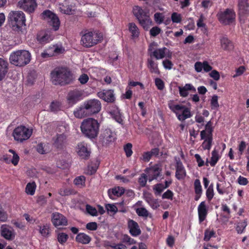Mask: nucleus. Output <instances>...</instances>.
<instances>
[{"instance_id": "1", "label": "nucleus", "mask_w": 249, "mask_h": 249, "mask_svg": "<svg viewBox=\"0 0 249 249\" xmlns=\"http://www.w3.org/2000/svg\"><path fill=\"white\" fill-rule=\"evenodd\" d=\"M51 80L54 85L69 84L72 79L71 72L64 68L55 69L51 73Z\"/></svg>"}, {"instance_id": "2", "label": "nucleus", "mask_w": 249, "mask_h": 249, "mask_svg": "<svg viewBox=\"0 0 249 249\" xmlns=\"http://www.w3.org/2000/svg\"><path fill=\"white\" fill-rule=\"evenodd\" d=\"M31 54L27 50H19L12 53L9 60L16 66L23 67L28 64L31 60Z\"/></svg>"}, {"instance_id": "3", "label": "nucleus", "mask_w": 249, "mask_h": 249, "mask_svg": "<svg viewBox=\"0 0 249 249\" xmlns=\"http://www.w3.org/2000/svg\"><path fill=\"white\" fill-rule=\"evenodd\" d=\"M99 124L97 120L92 118L84 120L81 125L82 133L87 137L94 138L99 132Z\"/></svg>"}, {"instance_id": "4", "label": "nucleus", "mask_w": 249, "mask_h": 249, "mask_svg": "<svg viewBox=\"0 0 249 249\" xmlns=\"http://www.w3.org/2000/svg\"><path fill=\"white\" fill-rule=\"evenodd\" d=\"M168 106L180 121H183L192 116L190 109L184 105L176 104L174 101L170 100L168 102Z\"/></svg>"}, {"instance_id": "5", "label": "nucleus", "mask_w": 249, "mask_h": 249, "mask_svg": "<svg viewBox=\"0 0 249 249\" xmlns=\"http://www.w3.org/2000/svg\"><path fill=\"white\" fill-rule=\"evenodd\" d=\"M102 34L97 31H90L84 34L81 39L82 45L87 48L92 47L103 39Z\"/></svg>"}, {"instance_id": "6", "label": "nucleus", "mask_w": 249, "mask_h": 249, "mask_svg": "<svg viewBox=\"0 0 249 249\" xmlns=\"http://www.w3.org/2000/svg\"><path fill=\"white\" fill-rule=\"evenodd\" d=\"M9 18L15 31H21L22 27L26 25L25 15L21 11H11L9 14Z\"/></svg>"}, {"instance_id": "7", "label": "nucleus", "mask_w": 249, "mask_h": 249, "mask_svg": "<svg viewBox=\"0 0 249 249\" xmlns=\"http://www.w3.org/2000/svg\"><path fill=\"white\" fill-rule=\"evenodd\" d=\"M213 131L212 123L209 121L205 125V130L200 132L201 140H204L201 144L203 150L209 151L211 149L213 144Z\"/></svg>"}, {"instance_id": "8", "label": "nucleus", "mask_w": 249, "mask_h": 249, "mask_svg": "<svg viewBox=\"0 0 249 249\" xmlns=\"http://www.w3.org/2000/svg\"><path fill=\"white\" fill-rule=\"evenodd\" d=\"M33 133V129L24 125H20L13 130L12 135L17 142H22L29 139Z\"/></svg>"}, {"instance_id": "9", "label": "nucleus", "mask_w": 249, "mask_h": 249, "mask_svg": "<svg viewBox=\"0 0 249 249\" xmlns=\"http://www.w3.org/2000/svg\"><path fill=\"white\" fill-rule=\"evenodd\" d=\"M42 18L46 20L54 31L58 30L60 21L57 16L50 10H46L42 14Z\"/></svg>"}, {"instance_id": "10", "label": "nucleus", "mask_w": 249, "mask_h": 249, "mask_svg": "<svg viewBox=\"0 0 249 249\" xmlns=\"http://www.w3.org/2000/svg\"><path fill=\"white\" fill-rule=\"evenodd\" d=\"M217 16L221 23L227 25L232 23L234 21L235 14L232 10L227 9L224 11L218 12Z\"/></svg>"}, {"instance_id": "11", "label": "nucleus", "mask_w": 249, "mask_h": 249, "mask_svg": "<svg viewBox=\"0 0 249 249\" xmlns=\"http://www.w3.org/2000/svg\"><path fill=\"white\" fill-rule=\"evenodd\" d=\"M151 56L154 57L156 59H162L165 58H171L172 53L167 48L162 47L156 49H149Z\"/></svg>"}, {"instance_id": "12", "label": "nucleus", "mask_w": 249, "mask_h": 249, "mask_svg": "<svg viewBox=\"0 0 249 249\" xmlns=\"http://www.w3.org/2000/svg\"><path fill=\"white\" fill-rule=\"evenodd\" d=\"M84 106L85 107L88 113L89 114L97 113L99 112L101 109V104L100 102L95 99H90L85 102L84 104Z\"/></svg>"}, {"instance_id": "13", "label": "nucleus", "mask_w": 249, "mask_h": 249, "mask_svg": "<svg viewBox=\"0 0 249 249\" xmlns=\"http://www.w3.org/2000/svg\"><path fill=\"white\" fill-rule=\"evenodd\" d=\"M65 49L61 44H56L49 47L41 53L43 58L57 55L63 53Z\"/></svg>"}, {"instance_id": "14", "label": "nucleus", "mask_w": 249, "mask_h": 249, "mask_svg": "<svg viewBox=\"0 0 249 249\" xmlns=\"http://www.w3.org/2000/svg\"><path fill=\"white\" fill-rule=\"evenodd\" d=\"M83 98V92L82 90L75 89L69 92L67 99L69 105L73 106Z\"/></svg>"}, {"instance_id": "15", "label": "nucleus", "mask_w": 249, "mask_h": 249, "mask_svg": "<svg viewBox=\"0 0 249 249\" xmlns=\"http://www.w3.org/2000/svg\"><path fill=\"white\" fill-rule=\"evenodd\" d=\"M18 6L24 11L31 13L37 7V3L36 0H20L18 3Z\"/></svg>"}, {"instance_id": "16", "label": "nucleus", "mask_w": 249, "mask_h": 249, "mask_svg": "<svg viewBox=\"0 0 249 249\" xmlns=\"http://www.w3.org/2000/svg\"><path fill=\"white\" fill-rule=\"evenodd\" d=\"M9 152L10 154H6L3 155L0 159V160H3L7 164L12 163L14 166L17 165L19 160V156L12 149H9Z\"/></svg>"}, {"instance_id": "17", "label": "nucleus", "mask_w": 249, "mask_h": 249, "mask_svg": "<svg viewBox=\"0 0 249 249\" xmlns=\"http://www.w3.org/2000/svg\"><path fill=\"white\" fill-rule=\"evenodd\" d=\"M161 171L160 166L158 164L154 165L146 169V172L149 181L151 182L154 179H157L160 175Z\"/></svg>"}, {"instance_id": "18", "label": "nucleus", "mask_w": 249, "mask_h": 249, "mask_svg": "<svg viewBox=\"0 0 249 249\" xmlns=\"http://www.w3.org/2000/svg\"><path fill=\"white\" fill-rule=\"evenodd\" d=\"M51 221L53 226L55 227L66 226L68 223V221L66 217L57 212L52 213Z\"/></svg>"}, {"instance_id": "19", "label": "nucleus", "mask_w": 249, "mask_h": 249, "mask_svg": "<svg viewBox=\"0 0 249 249\" xmlns=\"http://www.w3.org/2000/svg\"><path fill=\"white\" fill-rule=\"evenodd\" d=\"M0 234L2 237L8 240H12L15 236L12 227L7 224H3L0 226Z\"/></svg>"}, {"instance_id": "20", "label": "nucleus", "mask_w": 249, "mask_h": 249, "mask_svg": "<svg viewBox=\"0 0 249 249\" xmlns=\"http://www.w3.org/2000/svg\"><path fill=\"white\" fill-rule=\"evenodd\" d=\"M115 134L110 129L104 130L100 136V140L103 143L108 144L115 140Z\"/></svg>"}, {"instance_id": "21", "label": "nucleus", "mask_w": 249, "mask_h": 249, "mask_svg": "<svg viewBox=\"0 0 249 249\" xmlns=\"http://www.w3.org/2000/svg\"><path fill=\"white\" fill-rule=\"evenodd\" d=\"M97 95L107 102H112L115 100L114 92L111 89L102 90L97 93Z\"/></svg>"}, {"instance_id": "22", "label": "nucleus", "mask_w": 249, "mask_h": 249, "mask_svg": "<svg viewBox=\"0 0 249 249\" xmlns=\"http://www.w3.org/2000/svg\"><path fill=\"white\" fill-rule=\"evenodd\" d=\"M76 150L77 154L82 159H86L89 156L90 151L87 147V144L84 142L79 143Z\"/></svg>"}, {"instance_id": "23", "label": "nucleus", "mask_w": 249, "mask_h": 249, "mask_svg": "<svg viewBox=\"0 0 249 249\" xmlns=\"http://www.w3.org/2000/svg\"><path fill=\"white\" fill-rule=\"evenodd\" d=\"M194 68L197 72H201L203 70L204 72H209L212 70V67L206 61L203 62L197 61L195 64Z\"/></svg>"}, {"instance_id": "24", "label": "nucleus", "mask_w": 249, "mask_h": 249, "mask_svg": "<svg viewBox=\"0 0 249 249\" xmlns=\"http://www.w3.org/2000/svg\"><path fill=\"white\" fill-rule=\"evenodd\" d=\"M127 224L129 232L132 236H137L141 234L140 228L136 222L133 220L129 219Z\"/></svg>"}, {"instance_id": "25", "label": "nucleus", "mask_w": 249, "mask_h": 249, "mask_svg": "<svg viewBox=\"0 0 249 249\" xmlns=\"http://www.w3.org/2000/svg\"><path fill=\"white\" fill-rule=\"evenodd\" d=\"M107 112L113 118L115 121L121 124L123 122L122 115L119 110L118 108L115 106H112L107 108Z\"/></svg>"}, {"instance_id": "26", "label": "nucleus", "mask_w": 249, "mask_h": 249, "mask_svg": "<svg viewBox=\"0 0 249 249\" xmlns=\"http://www.w3.org/2000/svg\"><path fill=\"white\" fill-rule=\"evenodd\" d=\"M175 176L178 180L183 179L186 176V172L185 167L180 161L177 162Z\"/></svg>"}, {"instance_id": "27", "label": "nucleus", "mask_w": 249, "mask_h": 249, "mask_svg": "<svg viewBox=\"0 0 249 249\" xmlns=\"http://www.w3.org/2000/svg\"><path fill=\"white\" fill-rule=\"evenodd\" d=\"M37 39L40 43L45 44L52 40L53 36L49 31H42L37 35Z\"/></svg>"}, {"instance_id": "28", "label": "nucleus", "mask_w": 249, "mask_h": 249, "mask_svg": "<svg viewBox=\"0 0 249 249\" xmlns=\"http://www.w3.org/2000/svg\"><path fill=\"white\" fill-rule=\"evenodd\" d=\"M199 221L200 223L203 222L206 218L208 214V210L205 202H201L197 208Z\"/></svg>"}, {"instance_id": "29", "label": "nucleus", "mask_w": 249, "mask_h": 249, "mask_svg": "<svg viewBox=\"0 0 249 249\" xmlns=\"http://www.w3.org/2000/svg\"><path fill=\"white\" fill-rule=\"evenodd\" d=\"M71 0H66L62 5L60 4L59 9L61 13L68 15L73 14L74 10V5L71 4V5H68L70 3Z\"/></svg>"}, {"instance_id": "30", "label": "nucleus", "mask_w": 249, "mask_h": 249, "mask_svg": "<svg viewBox=\"0 0 249 249\" xmlns=\"http://www.w3.org/2000/svg\"><path fill=\"white\" fill-rule=\"evenodd\" d=\"M124 193V189L123 187H115L108 190V195L110 198L114 199L115 197H119Z\"/></svg>"}, {"instance_id": "31", "label": "nucleus", "mask_w": 249, "mask_h": 249, "mask_svg": "<svg viewBox=\"0 0 249 249\" xmlns=\"http://www.w3.org/2000/svg\"><path fill=\"white\" fill-rule=\"evenodd\" d=\"M238 8L240 16H244L249 13V4L248 0H239Z\"/></svg>"}, {"instance_id": "32", "label": "nucleus", "mask_w": 249, "mask_h": 249, "mask_svg": "<svg viewBox=\"0 0 249 249\" xmlns=\"http://www.w3.org/2000/svg\"><path fill=\"white\" fill-rule=\"evenodd\" d=\"M180 96L186 97L189 94V91H196L195 88L191 84H186L184 86L178 87Z\"/></svg>"}, {"instance_id": "33", "label": "nucleus", "mask_w": 249, "mask_h": 249, "mask_svg": "<svg viewBox=\"0 0 249 249\" xmlns=\"http://www.w3.org/2000/svg\"><path fill=\"white\" fill-rule=\"evenodd\" d=\"M211 158L210 160L209 161V164L212 166L214 167L221 158L222 154L219 152V150L214 148L211 153Z\"/></svg>"}, {"instance_id": "34", "label": "nucleus", "mask_w": 249, "mask_h": 249, "mask_svg": "<svg viewBox=\"0 0 249 249\" xmlns=\"http://www.w3.org/2000/svg\"><path fill=\"white\" fill-rule=\"evenodd\" d=\"M221 47L225 51H229L233 49L232 43L226 37L220 39Z\"/></svg>"}, {"instance_id": "35", "label": "nucleus", "mask_w": 249, "mask_h": 249, "mask_svg": "<svg viewBox=\"0 0 249 249\" xmlns=\"http://www.w3.org/2000/svg\"><path fill=\"white\" fill-rule=\"evenodd\" d=\"M128 27L132 38L133 39L137 38L140 35V31L137 26L134 23H130Z\"/></svg>"}, {"instance_id": "36", "label": "nucleus", "mask_w": 249, "mask_h": 249, "mask_svg": "<svg viewBox=\"0 0 249 249\" xmlns=\"http://www.w3.org/2000/svg\"><path fill=\"white\" fill-rule=\"evenodd\" d=\"M140 24L145 30H148L152 25V21L148 15L138 20Z\"/></svg>"}, {"instance_id": "37", "label": "nucleus", "mask_w": 249, "mask_h": 249, "mask_svg": "<svg viewBox=\"0 0 249 249\" xmlns=\"http://www.w3.org/2000/svg\"><path fill=\"white\" fill-rule=\"evenodd\" d=\"M37 151L41 154H45L50 151V145L48 143H39L36 146Z\"/></svg>"}, {"instance_id": "38", "label": "nucleus", "mask_w": 249, "mask_h": 249, "mask_svg": "<svg viewBox=\"0 0 249 249\" xmlns=\"http://www.w3.org/2000/svg\"><path fill=\"white\" fill-rule=\"evenodd\" d=\"M88 112L85 107L76 108L73 111L74 116L77 118L81 119L87 116Z\"/></svg>"}, {"instance_id": "39", "label": "nucleus", "mask_w": 249, "mask_h": 249, "mask_svg": "<svg viewBox=\"0 0 249 249\" xmlns=\"http://www.w3.org/2000/svg\"><path fill=\"white\" fill-rule=\"evenodd\" d=\"M133 12L138 20L147 15V13L139 6H135L133 7Z\"/></svg>"}, {"instance_id": "40", "label": "nucleus", "mask_w": 249, "mask_h": 249, "mask_svg": "<svg viewBox=\"0 0 249 249\" xmlns=\"http://www.w3.org/2000/svg\"><path fill=\"white\" fill-rule=\"evenodd\" d=\"M76 240L79 243L83 244H87L89 243L91 238L88 235L84 233H80L77 235Z\"/></svg>"}, {"instance_id": "41", "label": "nucleus", "mask_w": 249, "mask_h": 249, "mask_svg": "<svg viewBox=\"0 0 249 249\" xmlns=\"http://www.w3.org/2000/svg\"><path fill=\"white\" fill-rule=\"evenodd\" d=\"M148 68L151 72L158 74L160 73L157 63L155 62L152 59L148 60Z\"/></svg>"}, {"instance_id": "42", "label": "nucleus", "mask_w": 249, "mask_h": 249, "mask_svg": "<svg viewBox=\"0 0 249 249\" xmlns=\"http://www.w3.org/2000/svg\"><path fill=\"white\" fill-rule=\"evenodd\" d=\"M7 62L0 58V80H1L7 72Z\"/></svg>"}, {"instance_id": "43", "label": "nucleus", "mask_w": 249, "mask_h": 249, "mask_svg": "<svg viewBox=\"0 0 249 249\" xmlns=\"http://www.w3.org/2000/svg\"><path fill=\"white\" fill-rule=\"evenodd\" d=\"M39 231L43 237H48L50 234V224H45L42 226H39Z\"/></svg>"}, {"instance_id": "44", "label": "nucleus", "mask_w": 249, "mask_h": 249, "mask_svg": "<svg viewBox=\"0 0 249 249\" xmlns=\"http://www.w3.org/2000/svg\"><path fill=\"white\" fill-rule=\"evenodd\" d=\"M36 189V185L35 182L28 183L25 188V192L28 195H33Z\"/></svg>"}, {"instance_id": "45", "label": "nucleus", "mask_w": 249, "mask_h": 249, "mask_svg": "<svg viewBox=\"0 0 249 249\" xmlns=\"http://www.w3.org/2000/svg\"><path fill=\"white\" fill-rule=\"evenodd\" d=\"M218 97L216 95H213L210 100L211 109L213 110H217L219 107L218 102Z\"/></svg>"}, {"instance_id": "46", "label": "nucleus", "mask_w": 249, "mask_h": 249, "mask_svg": "<svg viewBox=\"0 0 249 249\" xmlns=\"http://www.w3.org/2000/svg\"><path fill=\"white\" fill-rule=\"evenodd\" d=\"M65 137L63 134L57 135L53 138V144L56 147H59L64 142Z\"/></svg>"}, {"instance_id": "47", "label": "nucleus", "mask_w": 249, "mask_h": 249, "mask_svg": "<svg viewBox=\"0 0 249 249\" xmlns=\"http://www.w3.org/2000/svg\"><path fill=\"white\" fill-rule=\"evenodd\" d=\"M195 158L197 163V165L198 167H202L204 165H206L207 166H209V160L208 158L206 159V161L205 162L204 160L201 158V156L198 154H196L195 155Z\"/></svg>"}, {"instance_id": "48", "label": "nucleus", "mask_w": 249, "mask_h": 249, "mask_svg": "<svg viewBox=\"0 0 249 249\" xmlns=\"http://www.w3.org/2000/svg\"><path fill=\"white\" fill-rule=\"evenodd\" d=\"M107 213L110 215H114L118 211L117 207L114 204H107L106 205Z\"/></svg>"}, {"instance_id": "49", "label": "nucleus", "mask_w": 249, "mask_h": 249, "mask_svg": "<svg viewBox=\"0 0 249 249\" xmlns=\"http://www.w3.org/2000/svg\"><path fill=\"white\" fill-rule=\"evenodd\" d=\"M247 226V223L246 220L240 221L237 223L236 227V230L238 234L243 232L244 230Z\"/></svg>"}, {"instance_id": "50", "label": "nucleus", "mask_w": 249, "mask_h": 249, "mask_svg": "<svg viewBox=\"0 0 249 249\" xmlns=\"http://www.w3.org/2000/svg\"><path fill=\"white\" fill-rule=\"evenodd\" d=\"M165 189L164 185L162 183H158L153 186L155 194L157 196L160 195Z\"/></svg>"}, {"instance_id": "51", "label": "nucleus", "mask_w": 249, "mask_h": 249, "mask_svg": "<svg viewBox=\"0 0 249 249\" xmlns=\"http://www.w3.org/2000/svg\"><path fill=\"white\" fill-rule=\"evenodd\" d=\"M171 20L173 23H179L182 21V16L180 14L177 12H173L171 16Z\"/></svg>"}, {"instance_id": "52", "label": "nucleus", "mask_w": 249, "mask_h": 249, "mask_svg": "<svg viewBox=\"0 0 249 249\" xmlns=\"http://www.w3.org/2000/svg\"><path fill=\"white\" fill-rule=\"evenodd\" d=\"M57 239L60 244L63 245L67 242L68 239V235L65 233L60 232L57 234Z\"/></svg>"}, {"instance_id": "53", "label": "nucleus", "mask_w": 249, "mask_h": 249, "mask_svg": "<svg viewBox=\"0 0 249 249\" xmlns=\"http://www.w3.org/2000/svg\"><path fill=\"white\" fill-rule=\"evenodd\" d=\"M194 188L196 194H202V189L200 181L199 179H196L194 182Z\"/></svg>"}, {"instance_id": "54", "label": "nucleus", "mask_w": 249, "mask_h": 249, "mask_svg": "<svg viewBox=\"0 0 249 249\" xmlns=\"http://www.w3.org/2000/svg\"><path fill=\"white\" fill-rule=\"evenodd\" d=\"M136 212L137 214L140 216L146 217L149 215L148 211L144 207L137 208L136 209Z\"/></svg>"}, {"instance_id": "55", "label": "nucleus", "mask_w": 249, "mask_h": 249, "mask_svg": "<svg viewBox=\"0 0 249 249\" xmlns=\"http://www.w3.org/2000/svg\"><path fill=\"white\" fill-rule=\"evenodd\" d=\"M206 195L208 200L210 201L212 199L214 196L213 186V184H211L208 188H207L206 192Z\"/></svg>"}, {"instance_id": "56", "label": "nucleus", "mask_w": 249, "mask_h": 249, "mask_svg": "<svg viewBox=\"0 0 249 249\" xmlns=\"http://www.w3.org/2000/svg\"><path fill=\"white\" fill-rule=\"evenodd\" d=\"M61 104L57 101L53 102L50 106V110L53 112H57L61 109Z\"/></svg>"}, {"instance_id": "57", "label": "nucleus", "mask_w": 249, "mask_h": 249, "mask_svg": "<svg viewBox=\"0 0 249 249\" xmlns=\"http://www.w3.org/2000/svg\"><path fill=\"white\" fill-rule=\"evenodd\" d=\"M74 183L76 185L82 187L85 185V178L82 176L78 177L74 179Z\"/></svg>"}, {"instance_id": "58", "label": "nucleus", "mask_w": 249, "mask_h": 249, "mask_svg": "<svg viewBox=\"0 0 249 249\" xmlns=\"http://www.w3.org/2000/svg\"><path fill=\"white\" fill-rule=\"evenodd\" d=\"M164 19V16L162 13H156L154 14V20L157 24H161L163 22Z\"/></svg>"}, {"instance_id": "59", "label": "nucleus", "mask_w": 249, "mask_h": 249, "mask_svg": "<svg viewBox=\"0 0 249 249\" xmlns=\"http://www.w3.org/2000/svg\"><path fill=\"white\" fill-rule=\"evenodd\" d=\"M8 219V214L6 211L1 207L0 206V221L5 222Z\"/></svg>"}, {"instance_id": "60", "label": "nucleus", "mask_w": 249, "mask_h": 249, "mask_svg": "<svg viewBox=\"0 0 249 249\" xmlns=\"http://www.w3.org/2000/svg\"><path fill=\"white\" fill-rule=\"evenodd\" d=\"M215 232L213 230H206L204 233V240L208 241L213 236H214Z\"/></svg>"}, {"instance_id": "61", "label": "nucleus", "mask_w": 249, "mask_h": 249, "mask_svg": "<svg viewBox=\"0 0 249 249\" xmlns=\"http://www.w3.org/2000/svg\"><path fill=\"white\" fill-rule=\"evenodd\" d=\"M86 211L88 213L92 216L97 215L98 212L97 210L94 207L89 205H86Z\"/></svg>"}, {"instance_id": "62", "label": "nucleus", "mask_w": 249, "mask_h": 249, "mask_svg": "<svg viewBox=\"0 0 249 249\" xmlns=\"http://www.w3.org/2000/svg\"><path fill=\"white\" fill-rule=\"evenodd\" d=\"M169 59L166 58V59L162 61V63L164 69L170 70L172 69L173 64Z\"/></svg>"}, {"instance_id": "63", "label": "nucleus", "mask_w": 249, "mask_h": 249, "mask_svg": "<svg viewBox=\"0 0 249 249\" xmlns=\"http://www.w3.org/2000/svg\"><path fill=\"white\" fill-rule=\"evenodd\" d=\"M132 145L130 143H128L124 146V150L126 156L127 157H130L132 154Z\"/></svg>"}, {"instance_id": "64", "label": "nucleus", "mask_w": 249, "mask_h": 249, "mask_svg": "<svg viewBox=\"0 0 249 249\" xmlns=\"http://www.w3.org/2000/svg\"><path fill=\"white\" fill-rule=\"evenodd\" d=\"M173 196L174 194L173 192L170 190H167L165 193L163 194L162 196V198L172 200Z\"/></svg>"}]
</instances>
